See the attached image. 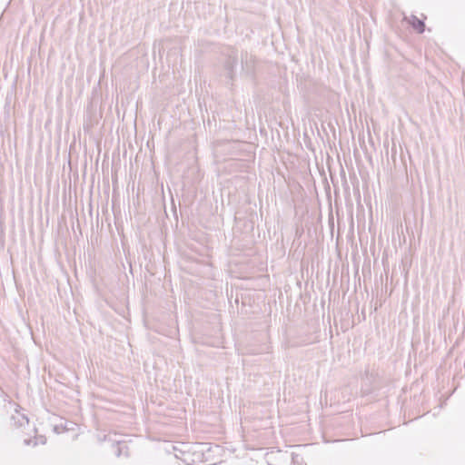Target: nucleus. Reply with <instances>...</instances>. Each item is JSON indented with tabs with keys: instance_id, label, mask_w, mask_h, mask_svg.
<instances>
[{
	"instance_id": "obj_1",
	"label": "nucleus",
	"mask_w": 465,
	"mask_h": 465,
	"mask_svg": "<svg viewBox=\"0 0 465 465\" xmlns=\"http://www.w3.org/2000/svg\"><path fill=\"white\" fill-rule=\"evenodd\" d=\"M404 21H406L411 27L419 34H422L425 30V24L423 20L418 18L416 15H411L410 16H404Z\"/></svg>"
}]
</instances>
